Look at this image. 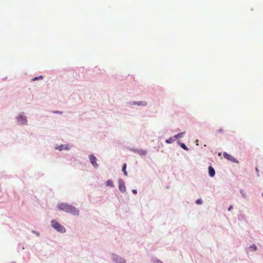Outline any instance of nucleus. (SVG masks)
Here are the masks:
<instances>
[{
  "label": "nucleus",
  "instance_id": "obj_6",
  "mask_svg": "<svg viewBox=\"0 0 263 263\" xmlns=\"http://www.w3.org/2000/svg\"><path fill=\"white\" fill-rule=\"evenodd\" d=\"M89 160L94 167H97L98 166V164L97 163V158L93 155H90L89 156Z\"/></svg>",
  "mask_w": 263,
  "mask_h": 263
},
{
  "label": "nucleus",
  "instance_id": "obj_22",
  "mask_svg": "<svg viewBox=\"0 0 263 263\" xmlns=\"http://www.w3.org/2000/svg\"><path fill=\"white\" fill-rule=\"evenodd\" d=\"M133 192L134 194H137V191H136V190H133Z\"/></svg>",
  "mask_w": 263,
  "mask_h": 263
},
{
  "label": "nucleus",
  "instance_id": "obj_8",
  "mask_svg": "<svg viewBox=\"0 0 263 263\" xmlns=\"http://www.w3.org/2000/svg\"><path fill=\"white\" fill-rule=\"evenodd\" d=\"M17 120L18 121H20L23 124H25L27 122L26 117L23 115H20L18 118Z\"/></svg>",
  "mask_w": 263,
  "mask_h": 263
},
{
  "label": "nucleus",
  "instance_id": "obj_10",
  "mask_svg": "<svg viewBox=\"0 0 263 263\" xmlns=\"http://www.w3.org/2000/svg\"><path fill=\"white\" fill-rule=\"evenodd\" d=\"M59 151H62L63 149H68L69 147L68 145H61L58 147L56 148Z\"/></svg>",
  "mask_w": 263,
  "mask_h": 263
},
{
  "label": "nucleus",
  "instance_id": "obj_14",
  "mask_svg": "<svg viewBox=\"0 0 263 263\" xmlns=\"http://www.w3.org/2000/svg\"><path fill=\"white\" fill-rule=\"evenodd\" d=\"M152 263H163L161 260L158 258L153 259Z\"/></svg>",
  "mask_w": 263,
  "mask_h": 263
},
{
  "label": "nucleus",
  "instance_id": "obj_5",
  "mask_svg": "<svg viewBox=\"0 0 263 263\" xmlns=\"http://www.w3.org/2000/svg\"><path fill=\"white\" fill-rule=\"evenodd\" d=\"M257 250V246L253 244L246 249V252L247 253L249 254L251 252H254L256 251Z\"/></svg>",
  "mask_w": 263,
  "mask_h": 263
},
{
  "label": "nucleus",
  "instance_id": "obj_15",
  "mask_svg": "<svg viewBox=\"0 0 263 263\" xmlns=\"http://www.w3.org/2000/svg\"><path fill=\"white\" fill-rule=\"evenodd\" d=\"M181 147L184 150H188L187 147L186 146V145L184 143H181L180 144Z\"/></svg>",
  "mask_w": 263,
  "mask_h": 263
},
{
  "label": "nucleus",
  "instance_id": "obj_19",
  "mask_svg": "<svg viewBox=\"0 0 263 263\" xmlns=\"http://www.w3.org/2000/svg\"><path fill=\"white\" fill-rule=\"evenodd\" d=\"M139 153L141 155H146V152L145 151L141 150L139 151Z\"/></svg>",
  "mask_w": 263,
  "mask_h": 263
},
{
  "label": "nucleus",
  "instance_id": "obj_7",
  "mask_svg": "<svg viewBox=\"0 0 263 263\" xmlns=\"http://www.w3.org/2000/svg\"><path fill=\"white\" fill-rule=\"evenodd\" d=\"M119 189L121 192L124 193L125 192L126 187L124 184V182L123 180L120 179L119 180Z\"/></svg>",
  "mask_w": 263,
  "mask_h": 263
},
{
  "label": "nucleus",
  "instance_id": "obj_25",
  "mask_svg": "<svg viewBox=\"0 0 263 263\" xmlns=\"http://www.w3.org/2000/svg\"><path fill=\"white\" fill-rule=\"evenodd\" d=\"M256 171L257 172H258V168L257 167L256 168Z\"/></svg>",
  "mask_w": 263,
  "mask_h": 263
},
{
  "label": "nucleus",
  "instance_id": "obj_12",
  "mask_svg": "<svg viewBox=\"0 0 263 263\" xmlns=\"http://www.w3.org/2000/svg\"><path fill=\"white\" fill-rule=\"evenodd\" d=\"M126 163H124L123 165V166H122V171L123 172L125 176H127V172L126 171Z\"/></svg>",
  "mask_w": 263,
  "mask_h": 263
},
{
  "label": "nucleus",
  "instance_id": "obj_4",
  "mask_svg": "<svg viewBox=\"0 0 263 263\" xmlns=\"http://www.w3.org/2000/svg\"><path fill=\"white\" fill-rule=\"evenodd\" d=\"M223 157L226 159L229 160V161L232 162L238 163V161L235 158H234L232 155L227 154V153H223Z\"/></svg>",
  "mask_w": 263,
  "mask_h": 263
},
{
  "label": "nucleus",
  "instance_id": "obj_1",
  "mask_svg": "<svg viewBox=\"0 0 263 263\" xmlns=\"http://www.w3.org/2000/svg\"><path fill=\"white\" fill-rule=\"evenodd\" d=\"M51 226L55 230L59 233H65L66 232V228L63 225L55 220H51Z\"/></svg>",
  "mask_w": 263,
  "mask_h": 263
},
{
  "label": "nucleus",
  "instance_id": "obj_3",
  "mask_svg": "<svg viewBox=\"0 0 263 263\" xmlns=\"http://www.w3.org/2000/svg\"><path fill=\"white\" fill-rule=\"evenodd\" d=\"M59 208L66 212H77L75 208L65 203H61L59 204Z\"/></svg>",
  "mask_w": 263,
  "mask_h": 263
},
{
  "label": "nucleus",
  "instance_id": "obj_21",
  "mask_svg": "<svg viewBox=\"0 0 263 263\" xmlns=\"http://www.w3.org/2000/svg\"><path fill=\"white\" fill-rule=\"evenodd\" d=\"M38 79H39V78H37V77H35V78H33V79H32V81H35V80H37Z\"/></svg>",
  "mask_w": 263,
  "mask_h": 263
},
{
  "label": "nucleus",
  "instance_id": "obj_17",
  "mask_svg": "<svg viewBox=\"0 0 263 263\" xmlns=\"http://www.w3.org/2000/svg\"><path fill=\"white\" fill-rule=\"evenodd\" d=\"M136 104L138 105H146V102H137Z\"/></svg>",
  "mask_w": 263,
  "mask_h": 263
},
{
  "label": "nucleus",
  "instance_id": "obj_20",
  "mask_svg": "<svg viewBox=\"0 0 263 263\" xmlns=\"http://www.w3.org/2000/svg\"><path fill=\"white\" fill-rule=\"evenodd\" d=\"M32 233H33L35 234L36 235V236H40V233H39V232H36V231H32Z\"/></svg>",
  "mask_w": 263,
  "mask_h": 263
},
{
  "label": "nucleus",
  "instance_id": "obj_23",
  "mask_svg": "<svg viewBox=\"0 0 263 263\" xmlns=\"http://www.w3.org/2000/svg\"><path fill=\"white\" fill-rule=\"evenodd\" d=\"M231 208H232V206H230V208H229V211L230 210V209H231Z\"/></svg>",
  "mask_w": 263,
  "mask_h": 263
},
{
  "label": "nucleus",
  "instance_id": "obj_24",
  "mask_svg": "<svg viewBox=\"0 0 263 263\" xmlns=\"http://www.w3.org/2000/svg\"><path fill=\"white\" fill-rule=\"evenodd\" d=\"M39 79H43V77L42 76H40L39 77H38Z\"/></svg>",
  "mask_w": 263,
  "mask_h": 263
},
{
  "label": "nucleus",
  "instance_id": "obj_9",
  "mask_svg": "<svg viewBox=\"0 0 263 263\" xmlns=\"http://www.w3.org/2000/svg\"><path fill=\"white\" fill-rule=\"evenodd\" d=\"M209 174L211 177H213L215 174V170L211 166L209 167Z\"/></svg>",
  "mask_w": 263,
  "mask_h": 263
},
{
  "label": "nucleus",
  "instance_id": "obj_18",
  "mask_svg": "<svg viewBox=\"0 0 263 263\" xmlns=\"http://www.w3.org/2000/svg\"><path fill=\"white\" fill-rule=\"evenodd\" d=\"M196 203L197 204H202V200L201 199H197V200L196 201Z\"/></svg>",
  "mask_w": 263,
  "mask_h": 263
},
{
  "label": "nucleus",
  "instance_id": "obj_2",
  "mask_svg": "<svg viewBox=\"0 0 263 263\" xmlns=\"http://www.w3.org/2000/svg\"><path fill=\"white\" fill-rule=\"evenodd\" d=\"M110 257L111 260L114 263H127V260L125 258L116 253H111Z\"/></svg>",
  "mask_w": 263,
  "mask_h": 263
},
{
  "label": "nucleus",
  "instance_id": "obj_26",
  "mask_svg": "<svg viewBox=\"0 0 263 263\" xmlns=\"http://www.w3.org/2000/svg\"><path fill=\"white\" fill-rule=\"evenodd\" d=\"M12 263H15V262H12Z\"/></svg>",
  "mask_w": 263,
  "mask_h": 263
},
{
  "label": "nucleus",
  "instance_id": "obj_16",
  "mask_svg": "<svg viewBox=\"0 0 263 263\" xmlns=\"http://www.w3.org/2000/svg\"><path fill=\"white\" fill-rule=\"evenodd\" d=\"M183 133H179L177 135H175L174 136V138H179V137H182V135Z\"/></svg>",
  "mask_w": 263,
  "mask_h": 263
},
{
  "label": "nucleus",
  "instance_id": "obj_11",
  "mask_svg": "<svg viewBox=\"0 0 263 263\" xmlns=\"http://www.w3.org/2000/svg\"><path fill=\"white\" fill-rule=\"evenodd\" d=\"M105 184L106 186L112 187L114 186L113 182L111 180H108L106 182Z\"/></svg>",
  "mask_w": 263,
  "mask_h": 263
},
{
  "label": "nucleus",
  "instance_id": "obj_13",
  "mask_svg": "<svg viewBox=\"0 0 263 263\" xmlns=\"http://www.w3.org/2000/svg\"><path fill=\"white\" fill-rule=\"evenodd\" d=\"M174 140H174V137H171L169 139L166 140L165 142L166 143L170 144V143H172V142H173L174 141Z\"/></svg>",
  "mask_w": 263,
  "mask_h": 263
}]
</instances>
